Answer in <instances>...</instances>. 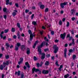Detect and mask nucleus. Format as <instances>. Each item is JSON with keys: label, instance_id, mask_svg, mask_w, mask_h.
<instances>
[{"label": "nucleus", "instance_id": "1", "mask_svg": "<svg viewBox=\"0 0 78 78\" xmlns=\"http://www.w3.org/2000/svg\"><path fill=\"white\" fill-rule=\"evenodd\" d=\"M44 44H45L46 46H48V43L44 41L41 44V45L40 46H38V51L39 52V55L42 54V51H41V47H42Z\"/></svg>", "mask_w": 78, "mask_h": 78}, {"label": "nucleus", "instance_id": "2", "mask_svg": "<svg viewBox=\"0 0 78 78\" xmlns=\"http://www.w3.org/2000/svg\"><path fill=\"white\" fill-rule=\"evenodd\" d=\"M34 72H38V74H41V70H39V69H36L34 67L32 69L33 73H34Z\"/></svg>", "mask_w": 78, "mask_h": 78}, {"label": "nucleus", "instance_id": "3", "mask_svg": "<svg viewBox=\"0 0 78 78\" xmlns=\"http://www.w3.org/2000/svg\"><path fill=\"white\" fill-rule=\"evenodd\" d=\"M28 32L29 33V34H30V41H31L32 39H33V37L34 36V35H33V34H32V32H31V31L30 30H29L28 31Z\"/></svg>", "mask_w": 78, "mask_h": 78}, {"label": "nucleus", "instance_id": "4", "mask_svg": "<svg viewBox=\"0 0 78 78\" xmlns=\"http://www.w3.org/2000/svg\"><path fill=\"white\" fill-rule=\"evenodd\" d=\"M53 48L55 49L54 51L55 53H57V51H58V48L57 47V46H56V45H54Z\"/></svg>", "mask_w": 78, "mask_h": 78}, {"label": "nucleus", "instance_id": "5", "mask_svg": "<svg viewBox=\"0 0 78 78\" xmlns=\"http://www.w3.org/2000/svg\"><path fill=\"white\" fill-rule=\"evenodd\" d=\"M20 45V43H17L16 44V45L15 46V50L16 51H17L19 49V46Z\"/></svg>", "mask_w": 78, "mask_h": 78}, {"label": "nucleus", "instance_id": "6", "mask_svg": "<svg viewBox=\"0 0 78 78\" xmlns=\"http://www.w3.org/2000/svg\"><path fill=\"white\" fill-rule=\"evenodd\" d=\"M67 4V2H64L63 3H61L60 4V7L62 8H64V6H65V5H66Z\"/></svg>", "mask_w": 78, "mask_h": 78}, {"label": "nucleus", "instance_id": "7", "mask_svg": "<svg viewBox=\"0 0 78 78\" xmlns=\"http://www.w3.org/2000/svg\"><path fill=\"white\" fill-rule=\"evenodd\" d=\"M66 33H64L63 34H61L60 35V37L62 39H64V38L66 37Z\"/></svg>", "mask_w": 78, "mask_h": 78}, {"label": "nucleus", "instance_id": "8", "mask_svg": "<svg viewBox=\"0 0 78 78\" xmlns=\"http://www.w3.org/2000/svg\"><path fill=\"white\" fill-rule=\"evenodd\" d=\"M9 61H6L5 62H5H3V65L4 66V67H6V65L8 66L9 64Z\"/></svg>", "mask_w": 78, "mask_h": 78}, {"label": "nucleus", "instance_id": "9", "mask_svg": "<svg viewBox=\"0 0 78 78\" xmlns=\"http://www.w3.org/2000/svg\"><path fill=\"white\" fill-rule=\"evenodd\" d=\"M71 15H74L75 14V10L74 9H72L71 11Z\"/></svg>", "mask_w": 78, "mask_h": 78}, {"label": "nucleus", "instance_id": "10", "mask_svg": "<svg viewBox=\"0 0 78 78\" xmlns=\"http://www.w3.org/2000/svg\"><path fill=\"white\" fill-rule=\"evenodd\" d=\"M49 72V71L48 70H44L42 71V73H43V74H47Z\"/></svg>", "mask_w": 78, "mask_h": 78}, {"label": "nucleus", "instance_id": "11", "mask_svg": "<svg viewBox=\"0 0 78 78\" xmlns=\"http://www.w3.org/2000/svg\"><path fill=\"white\" fill-rule=\"evenodd\" d=\"M66 55H67V48H65L64 49V57H65L66 58H67Z\"/></svg>", "mask_w": 78, "mask_h": 78}, {"label": "nucleus", "instance_id": "12", "mask_svg": "<svg viewBox=\"0 0 78 78\" xmlns=\"http://www.w3.org/2000/svg\"><path fill=\"white\" fill-rule=\"evenodd\" d=\"M15 75H17L18 76H20V71H18V72H16L15 73Z\"/></svg>", "mask_w": 78, "mask_h": 78}, {"label": "nucleus", "instance_id": "13", "mask_svg": "<svg viewBox=\"0 0 78 78\" xmlns=\"http://www.w3.org/2000/svg\"><path fill=\"white\" fill-rule=\"evenodd\" d=\"M17 11L16 10H14V12H13L12 13V15L13 17H14V16L17 14Z\"/></svg>", "mask_w": 78, "mask_h": 78}, {"label": "nucleus", "instance_id": "14", "mask_svg": "<svg viewBox=\"0 0 78 78\" xmlns=\"http://www.w3.org/2000/svg\"><path fill=\"white\" fill-rule=\"evenodd\" d=\"M9 0H6V4L7 5H11L12 4V2H9Z\"/></svg>", "mask_w": 78, "mask_h": 78}, {"label": "nucleus", "instance_id": "15", "mask_svg": "<svg viewBox=\"0 0 78 78\" xmlns=\"http://www.w3.org/2000/svg\"><path fill=\"white\" fill-rule=\"evenodd\" d=\"M23 59L22 58H20V61L18 62V64L20 65L22 62H23Z\"/></svg>", "mask_w": 78, "mask_h": 78}, {"label": "nucleus", "instance_id": "16", "mask_svg": "<svg viewBox=\"0 0 78 78\" xmlns=\"http://www.w3.org/2000/svg\"><path fill=\"white\" fill-rule=\"evenodd\" d=\"M42 56L41 57L42 59H44L45 58V54L43 53L42 54Z\"/></svg>", "mask_w": 78, "mask_h": 78}, {"label": "nucleus", "instance_id": "17", "mask_svg": "<svg viewBox=\"0 0 78 78\" xmlns=\"http://www.w3.org/2000/svg\"><path fill=\"white\" fill-rule=\"evenodd\" d=\"M25 64L26 66H27L28 68H30V65H29V63H28V62H26L25 63Z\"/></svg>", "mask_w": 78, "mask_h": 78}, {"label": "nucleus", "instance_id": "18", "mask_svg": "<svg viewBox=\"0 0 78 78\" xmlns=\"http://www.w3.org/2000/svg\"><path fill=\"white\" fill-rule=\"evenodd\" d=\"M4 33V32L3 31H2L1 32V34H0V36L1 37L2 39H3V35L2 34Z\"/></svg>", "mask_w": 78, "mask_h": 78}, {"label": "nucleus", "instance_id": "19", "mask_svg": "<svg viewBox=\"0 0 78 78\" xmlns=\"http://www.w3.org/2000/svg\"><path fill=\"white\" fill-rule=\"evenodd\" d=\"M30 53V50L29 48H27V55H29Z\"/></svg>", "mask_w": 78, "mask_h": 78}, {"label": "nucleus", "instance_id": "20", "mask_svg": "<svg viewBox=\"0 0 78 78\" xmlns=\"http://www.w3.org/2000/svg\"><path fill=\"white\" fill-rule=\"evenodd\" d=\"M21 49L22 50H24L25 49V46L24 45H22L21 46Z\"/></svg>", "mask_w": 78, "mask_h": 78}, {"label": "nucleus", "instance_id": "21", "mask_svg": "<svg viewBox=\"0 0 78 78\" xmlns=\"http://www.w3.org/2000/svg\"><path fill=\"white\" fill-rule=\"evenodd\" d=\"M38 41H36L35 43L34 44V45L33 46V48H35V47H36V44H37V43Z\"/></svg>", "mask_w": 78, "mask_h": 78}, {"label": "nucleus", "instance_id": "22", "mask_svg": "<svg viewBox=\"0 0 78 78\" xmlns=\"http://www.w3.org/2000/svg\"><path fill=\"white\" fill-rule=\"evenodd\" d=\"M5 68V67H4V66H3L2 65H1L0 66V69H1V70H3V68Z\"/></svg>", "mask_w": 78, "mask_h": 78}, {"label": "nucleus", "instance_id": "23", "mask_svg": "<svg viewBox=\"0 0 78 78\" xmlns=\"http://www.w3.org/2000/svg\"><path fill=\"white\" fill-rule=\"evenodd\" d=\"M40 7L41 9H44L45 8V5H40Z\"/></svg>", "mask_w": 78, "mask_h": 78}, {"label": "nucleus", "instance_id": "24", "mask_svg": "<svg viewBox=\"0 0 78 78\" xmlns=\"http://www.w3.org/2000/svg\"><path fill=\"white\" fill-rule=\"evenodd\" d=\"M76 56L75 55H73V60H75V59L76 58Z\"/></svg>", "mask_w": 78, "mask_h": 78}, {"label": "nucleus", "instance_id": "25", "mask_svg": "<svg viewBox=\"0 0 78 78\" xmlns=\"http://www.w3.org/2000/svg\"><path fill=\"white\" fill-rule=\"evenodd\" d=\"M32 24L34 25H37V23L36 21H33L32 22Z\"/></svg>", "mask_w": 78, "mask_h": 78}, {"label": "nucleus", "instance_id": "26", "mask_svg": "<svg viewBox=\"0 0 78 78\" xmlns=\"http://www.w3.org/2000/svg\"><path fill=\"white\" fill-rule=\"evenodd\" d=\"M69 75L68 74H67L66 75L64 76V77L65 78H67L68 77H69Z\"/></svg>", "mask_w": 78, "mask_h": 78}, {"label": "nucleus", "instance_id": "27", "mask_svg": "<svg viewBox=\"0 0 78 78\" xmlns=\"http://www.w3.org/2000/svg\"><path fill=\"white\" fill-rule=\"evenodd\" d=\"M63 66L62 65H61L60 66V67L58 68V69L60 71H61V69L62 68Z\"/></svg>", "mask_w": 78, "mask_h": 78}, {"label": "nucleus", "instance_id": "28", "mask_svg": "<svg viewBox=\"0 0 78 78\" xmlns=\"http://www.w3.org/2000/svg\"><path fill=\"white\" fill-rule=\"evenodd\" d=\"M9 31V29H8L5 30H4V33H8V32Z\"/></svg>", "mask_w": 78, "mask_h": 78}, {"label": "nucleus", "instance_id": "29", "mask_svg": "<svg viewBox=\"0 0 78 78\" xmlns=\"http://www.w3.org/2000/svg\"><path fill=\"white\" fill-rule=\"evenodd\" d=\"M11 31L12 32H15V31H16V29L14 28H12Z\"/></svg>", "mask_w": 78, "mask_h": 78}, {"label": "nucleus", "instance_id": "30", "mask_svg": "<svg viewBox=\"0 0 78 78\" xmlns=\"http://www.w3.org/2000/svg\"><path fill=\"white\" fill-rule=\"evenodd\" d=\"M49 62L48 61H46V62L45 63V65L46 66H48V65H49Z\"/></svg>", "mask_w": 78, "mask_h": 78}, {"label": "nucleus", "instance_id": "31", "mask_svg": "<svg viewBox=\"0 0 78 78\" xmlns=\"http://www.w3.org/2000/svg\"><path fill=\"white\" fill-rule=\"evenodd\" d=\"M59 23L60 25H61L62 24V21L60 20L59 22Z\"/></svg>", "mask_w": 78, "mask_h": 78}, {"label": "nucleus", "instance_id": "32", "mask_svg": "<svg viewBox=\"0 0 78 78\" xmlns=\"http://www.w3.org/2000/svg\"><path fill=\"white\" fill-rule=\"evenodd\" d=\"M69 25H70V23L69 22H67L66 24L67 27H69Z\"/></svg>", "mask_w": 78, "mask_h": 78}, {"label": "nucleus", "instance_id": "33", "mask_svg": "<svg viewBox=\"0 0 78 78\" xmlns=\"http://www.w3.org/2000/svg\"><path fill=\"white\" fill-rule=\"evenodd\" d=\"M74 41V39H72V44H73V45H74V44H75Z\"/></svg>", "mask_w": 78, "mask_h": 78}, {"label": "nucleus", "instance_id": "34", "mask_svg": "<svg viewBox=\"0 0 78 78\" xmlns=\"http://www.w3.org/2000/svg\"><path fill=\"white\" fill-rule=\"evenodd\" d=\"M44 11L45 12H48V8H46Z\"/></svg>", "mask_w": 78, "mask_h": 78}, {"label": "nucleus", "instance_id": "35", "mask_svg": "<svg viewBox=\"0 0 78 78\" xmlns=\"http://www.w3.org/2000/svg\"><path fill=\"white\" fill-rule=\"evenodd\" d=\"M17 27H18V28H20V23H17Z\"/></svg>", "mask_w": 78, "mask_h": 78}, {"label": "nucleus", "instance_id": "36", "mask_svg": "<svg viewBox=\"0 0 78 78\" xmlns=\"http://www.w3.org/2000/svg\"><path fill=\"white\" fill-rule=\"evenodd\" d=\"M5 45L7 46V48H8V47H9V44L8 43H6L5 44Z\"/></svg>", "mask_w": 78, "mask_h": 78}, {"label": "nucleus", "instance_id": "37", "mask_svg": "<svg viewBox=\"0 0 78 78\" xmlns=\"http://www.w3.org/2000/svg\"><path fill=\"white\" fill-rule=\"evenodd\" d=\"M44 40L46 41H47V42H48V41H49L48 39H47V37H44Z\"/></svg>", "mask_w": 78, "mask_h": 78}, {"label": "nucleus", "instance_id": "38", "mask_svg": "<svg viewBox=\"0 0 78 78\" xmlns=\"http://www.w3.org/2000/svg\"><path fill=\"white\" fill-rule=\"evenodd\" d=\"M58 61H56L55 62V64L56 66H59V65H58Z\"/></svg>", "mask_w": 78, "mask_h": 78}, {"label": "nucleus", "instance_id": "39", "mask_svg": "<svg viewBox=\"0 0 78 78\" xmlns=\"http://www.w3.org/2000/svg\"><path fill=\"white\" fill-rule=\"evenodd\" d=\"M9 56L8 55L5 56V58L6 59H9Z\"/></svg>", "mask_w": 78, "mask_h": 78}, {"label": "nucleus", "instance_id": "40", "mask_svg": "<svg viewBox=\"0 0 78 78\" xmlns=\"http://www.w3.org/2000/svg\"><path fill=\"white\" fill-rule=\"evenodd\" d=\"M34 61H36L37 60V58L36 56H34Z\"/></svg>", "mask_w": 78, "mask_h": 78}, {"label": "nucleus", "instance_id": "41", "mask_svg": "<svg viewBox=\"0 0 78 78\" xmlns=\"http://www.w3.org/2000/svg\"><path fill=\"white\" fill-rule=\"evenodd\" d=\"M37 67H39V66H40V64L38 63H37Z\"/></svg>", "mask_w": 78, "mask_h": 78}, {"label": "nucleus", "instance_id": "42", "mask_svg": "<svg viewBox=\"0 0 78 78\" xmlns=\"http://www.w3.org/2000/svg\"><path fill=\"white\" fill-rule=\"evenodd\" d=\"M6 9H7L6 8H4L3 9V11H4V12H6Z\"/></svg>", "mask_w": 78, "mask_h": 78}, {"label": "nucleus", "instance_id": "43", "mask_svg": "<svg viewBox=\"0 0 78 78\" xmlns=\"http://www.w3.org/2000/svg\"><path fill=\"white\" fill-rule=\"evenodd\" d=\"M30 11L29 10L26 9L25 10V12L26 13H27V12H28Z\"/></svg>", "mask_w": 78, "mask_h": 78}, {"label": "nucleus", "instance_id": "44", "mask_svg": "<svg viewBox=\"0 0 78 78\" xmlns=\"http://www.w3.org/2000/svg\"><path fill=\"white\" fill-rule=\"evenodd\" d=\"M55 42L57 43L59 42V40H55Z\"/></svg>", "mask_w": 78, "mask_h": 78}, {"label": "nucleus", "instance_id": "45", "mask_svg": "<svg viewBox=\"0 0 78 78\" xmlns=\"http://www.w3.org/2000/svg\"><path fill=\"white\" fill-rule=\"evenodd\" d=\"M71 20L73 21H74V20H75V17H73L71 18Z\"/></svg>", "mask_w": 78, "mask_h": 78}, {"label": "nucleus", "instance_id": "46", "mask_svg": "<svg viewBox=\"0 0 78 78\" xmlns=\"http://www.w3.org/2000/svg\"><path fill=\"white\" fill-rule=\"evenodd\" d=\"M46 27H47H47H51V25H48V24H47V25L46 26L45 25Z\"/></svg>", "mask_w": 78, "mask_h": 78}, {"label": "nucleus", "instance_id": "47", "mask_svg": "<svg viewBox=\"0 0 78 78\" xmlns=\"http://www.w3.org/2000/svg\"><path fill=\"white\" fill-rule=\"evenodd\" d=\"M50 56V54H48L46 55L47 58H49Z\"/></svg>", "mask_w": 78, "mask_h": 78}, {"label": "nucleus", "instance_id": "48", "mask_svg": "<svg viewBox=\"0 0 78 78\" xmlns=\"http://www.w3.org/2000/svg\"><path fill=\"white\" fill-rule=\"evenodd\" d=\"M71 33L72 34H74V31H73V30L71 31Z\"/></svg>", "mask_w": 78, "mask_h": 78}, {"label": "nucleus", "instance_id": "49", "mask_svg": "<svg viewBox=\"0 0 78 78\" xmlns=\"http://www.w3.org/2000/svg\"><path fill=\"white\" fill-rule=\"evenodd\" d=\"M7 17V16L6 15L4 16V19H6Z\"/></svg>", "mask_w": 78, "mask_h": 78}, {"label": "nucleus", "instance_id": "50", "mask_svg": "<svg viewBox=\"0 0 78 78\" xmlns=\"http://www.w3.org/2000/svg\"><path fill=\"white\" fill-rule=\"evenodd\" d=\"M44 31H41L40 32V33L41 35H42V34H43Z\"/></svg>", "mask_w": 78, "mask_h": 78}, {"label": "nucleus", "instance_id": "51", "mask_svg": "<svg viewBox=\"0 0 78 78\" xmlns=\"http://www.w3.org/2000/svg\"><path fill=\"white\" fill-rule=\"evenodd\" d=\"M34 14H33L31 16V18L32 19H33V17H34Z\"/></svg>", "mask_w": 78, "mask_h": 78}, {"label": "nucleus", "instance_id": "52", "mask_svg": "<svg viewBox=\"0 0 78 78\" xmlns=\"http://www.w3.org/2000/svg\"><path fill=\"white\" fill-rule=\"evenodd\" d=\"M55 58V57L54 56H52L51 57V59H52V60H54V58Z\"/></svg>", "mask_w": 78, "mask_h": 78}, {"label": "nucleus", "instance_id": "53", "mask_svg": "<svg viewBox=\"0 0 78 78\" xmlns=\"http://www.w3.org/2000/svg\"><path fill=\"white\" fill-rule=\"evenodd\" d=\"M13 37L14 39H16L17 37L16 36V35H14L13 36Z\"/></svg>", "mask_w": 78, "mask_h": 78}, {"label": "nucleus", "instance_id": "54", "mask_svg": "<svg viewBox=\"0 0 78 78\" xmlns=\"http://www.w3.org/2000/svg\"><path fill=\"white\" fill-rule=\"evenodd\" d=\"M15 5L16 7H18L19 6V4L17 3L15 4Z\"/></svg>", "mask_w": 78, "mask_h": 78}, {"label": "nucleus", "instance_id": "55", "mask_svg": "<svg viewBox=\"0 0 78 78\" xmlns=\"http://www.w3.org/2000/svg\"><path fill=\"white\" fill-rule=\"evenodd\" d=\"M69 37V40L71 41V40H72V37Z\"/></svg>", "mask_w": 78, "mask_h": 78}, {"label": "nucleus", "instance_id": "56", "mask_svg": "<svg viewBox=\"0 0 78 78\" xmlns=\"http://www.w3.org/2000/svg\"><path fill=\"white\" fill-rule=\"evenodd\" d=\"M72 51H73V50L72 49L69 50V52H70V53H71V52H72Z\"/></svg>", "mask_w": 78, "mask_h": 78}, {"label": "nucleus", "instance_id": "57", "mask_svg": "<svg viewBox=\"0 0 78 78\" xmlns=\"http://www.w3.org/2000/svg\"><path fill=\"white\" fill-rule=\"evenodd\" d=\"M21 78H23V74H21Z\"/></svg>", "mask_w": 78, "mask_h": 78}, {"label": "nucleus", "instance_id": "58", "mask_svg": "<svg viewBox=\"0 0 78 78\" xmlns=\"http://www.w3.org/2000/svg\"><path fill=\"white\" fill-rule=\"evenodd\" d=\"M54 31H51V34H52L53 35L54 34Z\"/></svg>", "mask_w": 78, "mask_h": 78}, {"label": "nucleus", "instance_id": "59", "mask_svg": "<svg viewBox=\"0 0 78 78\" xmlns=\"http://www.w3.org/2000/svg\"><path fill=\"white\" fill-rule=\"evenodd\" d=\"M66 37H70V34H68Z\"/></svg>", "mask_w": 78, "mask_h": 78}, {"label": "nucleus", "instance_id": "60", "mask_svg": "<svg viewBox=\"0 0 78 78\" xmlns=\"http://www.w3.org/2000/svg\"><path fill=\"white\" fill-rule=\"evenodd\" d=\"M44 51H48V49H44Z\"/></svg>", "mask_w": 78, "mask_h": 78}, {"label": "nucleus", "instance_id": "61", "mask_svg": "<svg viewBox=\"0 0 78 78\" xmlns=\"http://www.w3.org/2000/svg\"><path fill=\"white\" fill-rule=\"evenodd\" d=\"M66 20V19L65 18H64L62 20L63 22H64Z\"/></svg>", "mask_w": 78, "mask_h": 78}, {"label": "nucleus", "instance_id": "62", "mask_svg": "<svg viewBox=\"0 0 78 78\" xmlns=\"http://www.w3.org/2000/svg\"><path fill=\"white\" fill-rule=\"evenodd\" d=\"M42 29H45V27L43 26L42 27Z\"/></svg>", "mask_w": 78, "mask_h": 78}, {"label": "nucleus", "instance_id": "63", "mask_svg": "<svg viewBox=\"0 0 78 78\" xmlns=\"http://www.w3.org/2000/svg\"><path fill=\"white\" fill-rule=\"evenodd\" d=\"M2 78H4V74H2Z\"/></svg>", "mask_w": 78, "mask_h": 78}, {"label": "nucleus", "instance_id": "64", "mask_svg": "<svg viewBox=\"0 0 78 78\" xmlns=\"http://www.w3.org/2000/svg\"><path fill=\"white\" fill-rule=\"evenodd\" d=\"M76 16H78V12L76 13Z\"/></svg>", "mask_w": 78, "mask_h": 78}]
</instances>
